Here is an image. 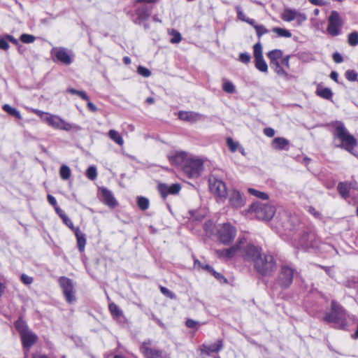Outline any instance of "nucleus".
<instances>
[{
	"instance_id": "obj_46",
	"label": "nucleus",
	"mask_w": 358,
	"mask_h": 358,
	"mask_svg": "<svg viewBox=\"0 0 358 358\" xmlns=\"http://www.w3.org/2000/svg\"><path fill=\"white\" fill-rule=\"evenodd\" d=\"M171 34L173 35L172 38L170 40L171 43H178L181 41L182 36L178 31L173 29Z\"/></svg>"
},
{
	"instance_id": "obj_18",
	"label": "nucleus",
	"mask_w": 358,
	"mask_h": 358,
	"mask_svg": "<svg viewBox=\"0 0 358 358\" xmlns=\"http://www.w3.org/2000/svg\"><path fill=\"white\" fill-rule=\"evenodd\" d=\"M203 115L201 113L194 111H180L178 113V117L181 120L187 121L190 123H194L201 120Z\"/></svg>"
},
{
	"instance_id": "obj_62",
	"label": "nucleus",
	"mask_w": 358,
	"mask_h": 358,
	"mask_svg": "<svg viewBox=\"0 0 358 358\" xmlns=\"http://www.w3.org/2000/svg\"><path fill=\"white\" fill-rule=\"evenodd\" d=\"M226 251H227V249L217 250L216 254L220 257H223V258L227 259V252Z\"/></svg>"
},
{
	"instance_id": "obj_54",
	"label": "nucleus",
	"mask_w": 358,
	"mask_h": 358,
	"mask_svg": "<svg viewBox=\"0 0 358 358\" xmlns=\"http://www.w3.org/2000/svg\"><path fill=\"white\" fill-rule=\"evenodd\" d=\"M236 13H237V15H238V17L239 20H242V21H244L245 22L246 20L248 18L245 16V15L244 14V13L243 12V10L242 8H241V6H237L236 7Z\"/></svg>"
},
{
	"instance_id": "obj_4",
	"label": "nucleus",
	"mask_w": 358,
	"mask_h": 358,
	"mask_svg": "<svg viewBox=\"0 0 358 358\" xmlns=\"http://www.w3.org/2000/svg\"><path fill=\"white\" fill-rule=\"evenodd\" d=\"M250 213H254L256 217L261 220H270L275 213V208L269 204L255 202L252 204L248 210Z\"/></svg>"
},
{
	"instance_id": "obj_41",
	"label": "nucleus",
	"mask_w": 358,
	"mask_h": 358,
	"mask_svg": "<svg viewBox=\"0 0 358 358\" xmlns=\"http://www.w3.org/2000/svg\"><path fill=\"white\" fill-rule=\"evenodd\" d=\"M348 42L351 46H356L358 45V32L353 31L349 34L348 37Z\"/></svg>"
},
{
	"instance_id": "obj_9",
	"label": "nucleus",
	"mask_w": 358,
	"mask_h": 358,
	"mask_svg": "<svg viewBox=\"0 0 358 358\" xmlns=\"http://www.w3.org/2000/svg\"><path fill=\"white\" fill-rule=\"evenodd\" d=\"M343 22L339 13L336 11H331L328 18L327 33L331 36H338L341 33Z\"/></svg>"
},
{
	"instance_id": "obj_26",
	"label": "nucleus",
	"mask_w": 358,
	"mask_h": 358,
	"mask_svg": "<svg viewBox=\"0 0 358 358\" xmlns=\"http://www.w3.org/2000/svg\"><path fill=\"white\" fill-rule=\"evenodd\" d=\"M222 347V341H219L217 343L210 345L203 344L202 345L201 352L209 355L210 352H218Z\"/></svg>"
},
{
	"instance_id": "obj_29",
	"label": "nucleus",
	"mask_w": 358,
	"mask_h": 358,
	"mask_svg": "<svg viewBox=\"0 0 358 358\" xmlns=\"http://www.w3.org/2000/svg\"><path fill=\"white\" fill-rule=\"evenodd\" d=\"M282 51L279 49L273 50L267 53V57L270 61V64L278 62V59L282 58Z\"/></svg>"
},
{
	"instance_id": "obj_23",
	"label": "nucleus",
	"mask_w": 358,
	"mask_h": 358,
	"mask_svg": "<svg viewBox=\"0 0 358 358\" xmlns=\"http://www.w3.org/2000/svg\"><path fill=\"white\" fill-rule=\"evenodd\" d=\"M289 141L282 137L275 138L271 143V146L273 149L282 150L287 149L289 145Z\"/></svg>"
},
{
	"instance_id": "obj_60",
	"label": "nucleus",
	"mask_w": 358,
	"mask_h": 358,
	"mask_svg": "<svg viewBox=\"0 0 358 358\" xmlns=\"http://www.w3.org/2000/svg\"><path fill=\"white\" fill-rule=\"evenodd\" d=\"M333 59L336 63H341L343 61V57L338 52H335L333 54Z\"/></svg>"
},
{
	"instance_id": "obj_48",
	"label": "nucleus",
	"mask_w": 358,
	"mask_h": 358,
	"mask_svg": "<svg viewBox=\"0 0 358 358\" xmlns=\"http://www.w3.org/2000/svg\"><path fill=\"white\" fill-rule=\"evenodd\" d=\"M160 291L164 295H165L166 297H168L169 299H176V295L165 287L161 286Z\"/></svg>"
},
{
	"instance_id": "obj_17",
	"label": "nucleus",
	"mask_w": 358,
	"mask_h": 358,
	"mask_svg": "<svg viewBox=\"0 0 358 358\" xmlns=\"http://www.w3.org/2000/svg\"><path fill=\"white\" fill-rule=\"evenodd\" d=\"M188 157L189 156L185 152H173L168 155L169 160L171 164L180 166L182 169Z\"/></svg>"
},
{
	"instance_id": "obj_5",
	"label": "nucleus",
	"mask_w": 358,
	"mask_h": 358,
	"mask_svg": "<svg viewBox=\"0 0 358 358\" xmlns=\"http://www.w3.org/2000/svg\"><path fill=\"white\" fill-rule=\"evenodd\" d=\"M243 243L241 255L245 261L252 263L253 266H255L256 261L259 259L262 254V249L253 244L248 243L245 238Z\"/></svg>"
},
{
	"instance_id": "obj_2",
	"label": "nucleus",
	"mask_w": 358,
	"mask_h": 358,
	"mask_svg": "<svg viewBox=\"0 0 358 358\" xmlns=\"http://www.w3.org/2000/svg\"><path fill=\"white\" fill-rule=\"evenodd\" d=\"M255 271L264 276L271 275L277 269V264L271 254H262L254 266Z\"/></svg>"
},
{
	"instance_id": "obj_13",
	"label": "nucleus",
	"mask_w": 358,
	"mask_h": 358,
	"mask_svg": "<svg viewBox=\"0 0 358 358\" xmlns=\"http://www.w3.org/2000/svg\"><path fill=\"white\" fill-rule=\"evenodd\" d=\"M59 283L62 288L66 301L69 303H73L75 301V296L72 281L66 277H61L59 279Z\"/></svg>"
},
{
	"instance_id": "obj_35",
	"label": "nucleus",
	"mask_w": 358,
	"mask_h": 358,
	"mask_svg": "<svg viewBox=\"0 0 358 358\" xmlns=\"http://www.w3.org/2000/svg\"><path fill=\"white\" fill-rule=\"evenodd\" d=\"M3 110L4 111H6V113H8V114L15 117L17 119L22 118V116H21L20 112L17 109L12 108L8 104H4L3 106Z\"/></svg>"
},
{
	"instance_id": "obj_28",
	"label": "nucleus",
	"mask_w": 358,
	"mask_h": 358,
	"mask_svg": "<svg viewBox=\"0 0 358 358\" xmlns=\"http://www.w3.org/2000/svg\"><path fill=\"white\" fill-rule=\"evenodd\" d=\"M296 10L285 8L281 13V18L285 22H291L295 20Z\"/></svg>"
},
{
	"instance_id": "obj_49",
	"label": "nucleus",
	"mask_w": 358,
	"mask_h": 358,
	"mask_svg": "<svg viewBox=\"0 0 358 358\" xmlns=\"http://www.w3.org/2000/svg\"><path fill=\"white\" fill-rule=\"evenodd\" d=\"M255 29L259 38L268 32V30L263 25H255Z\"/></svg>"
},
{
	"instance_id": "obj_11",
	"label": "nucleus",
	"mask_w": 358,
	"mask_h": 358,
	"mask_svg": "<svg viewBox=\"0 0 358 358\" xmlns=\"http://www.w3.org/2000/svg\"><path fill=\"white\" fill-rule=\"evenodd\" d=\"M297 244L303 248H319V239L314 231H305L299 238Z\"/></svg>"
},
{
	"instance_id": "obj_53",
	"label": "nucleus",
	"mask_w": 358,
	"mask_h": 358,
	"mask_svg": "<svg viewBox=\"0 0 358 358\" xmlns=\"http://www.w3.org/2000/svg\"><path fill=\"white\" fill-rule=\"evenodd\" d=\"M34 112L35 114L38 115L41 117V119L45 122V119L48 118V117L50 115V113H45V112H43V111H41V110H39L37 109L34 110Z\"/></svg>"
},
{
	"instance_id": "obj_22",
	"label": "nucleus",
	"mask_w": 358,
	"mask_h": 358,
	"mask_svg": "<svg viewBox=\"0 0 358 358\" xmlns=\"http://www.w3.org/2000/svg\"><path fill=\"white\" fill-rule=\"evenodd\" d=\"M74 234L77 240L78 248L80 252H83L85 250V247L86 245L85 235L80 230L78 227L75 229Z\"/></svg>"
},
{
	"instance_id": "obj_7",
	"label": "nucleus",
	"mask_w": 358,
	"mask_h": 358,
	"mask_svg": "<svg viewBox=\"0 0 358 358\" xmlns=\"http://www.w3.org/2000/svg\"><path fill=\"white\" fill-rule=\"evenodd\" d=\"M182 171L189 178H197L203 171V162L200 159L189 157Z\"/></svg>"
},
{
	"instance_id": "obj_24",
	"label": "nucleus",
	"mask_w": 358,
	"mask_h": 358,
	"mask_svg": "<svg viewBox=\"0 0 358 358\" xmlns=\"http://www.w3.org/2000/svg\"><path fill=\"white\" fill-rule=\"evenodd\" d=\"M243 242H245V238H240L237 244L227 249L226 252H227L228 259L234 257L238 252H241V248L243 247Z\"/></svg>"
},
{
	"instance_id": "obj_45",
	"label": "nucleus",
	"mask_w": 358,
	"mask_h": 358,
	"mask_svg": "<svg viewBox=\"0 0 358 358\" xmlns=\"http://www.w3.org/2000/svg\"><path fill=\"white\" fill-rule=\"evenodd\" d=\"M86 176L89 179L94 180L97 176L96 169L92 166H90L87 169Z\"/></svg>"
},
{
	"instance_id": "obj_57",
	"label": "nucleus",
	"mask_w": 358,
	"mask_h": 358,
	"mask_svg": "<svg viewBox=\"0 0 358 358\" xmlns=\"http://www.w3.org/2000/svg\"><path fill=\"white\" fill-rule=\"evenodd\" d=\"M21 280L25 285H29L33 282V278L26 274L21 275Z\"/></svg>"
},
{
	"instance_id": "obj_8",
	"label": "nucleus",
	"mask_w": 358,
	"mask_h": 358,
	"mask_svg": "<svg viewBox=\"0 0 358 358\" xmlns=\"http://www.w3.org/2000/svg\"><path fill=\"white\" fill-rule=\"evenodd\" d=\"M208 183L210 192L215 195L220 201H224L227 195L224 182L218 179L215 175H210Z\"/></svg>"
},
{
	"instance_id": "obj_63",
	"label": "nucleus",
	"mask_w": 358,
	"mask_h": 358,
	"mask_svg": "<svg viewBox=\"0 0 358 358\" xmlns=\"http://www.w3.org/2000/svg\"><path fill=\"white\" fill-rule=\"evenodd\" d=\"M308 212L317 218L321 217V214L318 211H317L315 208H314L313 207H310Z\"/></svg>"
},
{
	"instance_id": "obj_30",
	"label": "nucleus",
	"mask_w": 358,
	"mask_h": 358,
	"mask_svg": "<svg viewBox=\"0 0 358 358\" xmlns=\"http://www.w3.org/2000/svg\"><path fill=\"white\" fill-rule=\"evenodd\" d=\"M222 89L223 90L229 94L235 92L236 87L234 83L226 78L222 79Z\"/></svg>"
},
{
	"instance_id": "obj_37",
	"label": "nucleus",
	"mask_w": 358,
	"mask_h": 358,
	"mask_svg": "<svg viewBox=\"0 0 358 358\" xmlns=\"http://www.w3.org/2000/svg\"><path fill=\"white\" fill-rule=\"evenodd\" d=\"M59 174L62 179L66 180L70 178L71 172L69 167L66 165H62L59 170Z\"/></svg>"
},
{
	"instance_id": "obj_6",
	"label": "nucleus",
	"mask_w": 358,
	"mask_h": 358,
	"mask_svg": "<svg viewBox=\"0 0 358 358\" xmlns=\"http://www.w3.org/2000/svg\"><path fill=\"white\" fill-rule=\"evenodd\" d=\"M45 123L54 129L66 131H69L72 129L78 131L81 129L80 126L67 122L59 116L51 113L48 118L45 119Z\"/></svg>"
},
{
	"instance_id": "obj_3",
	"label": "nucleus",
	"mask_w": 358,
	"mask_h": 358,
	"mask_svg": "<svg viewBox=\"0 0 358 358\" xmlns=\"http://www.w3.org/2000/svg\"><path fill=\"white\" fill-rule=\"evenodd\" d=\"M324 320L334 324L336 328H344L346 326L345 312L337 302L333 301L331 312L325 315Z\"/></svg>"
},
{
	"instance_id": "obj_34",
	"label": "nucleus",
	"mask_w": 358,
	"mask_h": 358,
	"mask_svg": "<svg viewBox=\"0 0 358 358\" xmlns=\"http://www.w3.org/2000/svg\"><path fill=\"white\" fill-rule=\"evenodd\" d=\"M109 310L112 315L115 318H120L123 316L122 311L120 309V308L114 303H110L109 304Z\"/></svg>"
},
{
	"instance_id": "obj_40",
	"label": "nucleus",
	"mask_w": 358,
	"mask_h": 358,
	"mask_svg": "<svg viewBox=\"0 0 358 358\" xmlns=\"http://www.w3.org/2000/svg\"><path fill=\"white\" fill-rule=\"evenodd\" d=\"M248 191L251 195H253L261 199L266 200L268 199V194L265 192H260L253 188H248Z\"/></svg>"
},
{
	"instance_id": "obj_32",
	"label": "nucleus",
	"mask_w": 358,
	"mask_h": 358,
	"mask_svg": "<svg viewBox=\"0 0 358 358\" xmlns=\"http://www.w3.org/2000/svg\"><path fill=\"white\" fill-rule=\"evenodd\" d=\"M22 345L25 351H28L36 342V337H22Z\"/></svg>"
},
{
	"instance_id": "obj_19",
	"label": "nucleus",
	"mask_w": 358,
	"mask_h": 358,
	"mask_svg": "<svg viewBox=\"0 0 358 358\" xmlns=\"http://www.w3.org/2000/svg\"><path fill=\"white\" fill-rule=\"evenodd\" d=\"M158 189L162 196L165 198L168 194H178L180 192L181 187L178 183L172 184L169 186L165 184H160L159 185Z\"/></svg>"
},
{
	"instance_id": "obj_42",
	"label": "nucleus",
	"mask_w": 358,
	"mask_h": 358,
	"mask_svg": "<svg viewBox=\"0 0 358 358\" xmlns=\"http://www.w3.org/2000/svg\"><path fill=\"white\" fill-rule=\"evenodd\" d=\"M253 55H254L255 59L263 57L262 47V44L259 41L258 43H257L256 44H255L253 46Z\"/></svg>"
},
{
	"instance_id": "obj_16",
	"label": "nucleus",
	"mask_w": 358,
	"mask_h": 358,
	"mask_svg": "<svg viewBox=\"0 0 358 358\" xmlns=\"http://www.w3.org/2000/svg\"><path fill=\"white\" fill-rule=\"evenodd\" d=\"M51 54L64 64L69 65L72 62L71 55L64 48H53L51 50Z\"/></svg>"
},
{
	"instance_id": "obj_50",
	"label": "nucleus",
	"mask_w": 358,
	"mask_h": 358,
	"mask_svg": "<svg viewBox=\"0 0 358 358\" xmlns=\"http://www.w3.org/2000/svg\"><path fill=\"white\" fill-rule=\"evenodd\" d=\"M137 72L141 76H143L145 78H148V77H149L151 75V72H150V71L148 69H147L145 67H143V66H141L138 67Z\"/></svg>"
},
{
	"instance_id": "obj_61",
	"label": "nucleus",
	"mask_w": 358,
	"mask_h": 358,
	"mask_svg": "<svg viewBox=\"0 0 358 358\" xmlns=\"http://www.w3.org/2000/svg\"><path fill=\"white\" fill-rule=\"evenodd\" d=\"M47 199L50 204L52 205L55 208L57 207V201L53 196L48 194L47 196Z\"/></svg>"
},
{
	"instance_id": "obj_59",
	"label": "nucleus",
	"mask_w": 358,
	"mask_h": 358,
	"mask_svg": "<svg viewBox=\"0 0 358 358\" xmlns=\"http://www.w3.org/2000/svg\"><path fill=\"white\" fill-rule=\"evenodd\" d=\"M275 130L273 128L268 127L264 129V134L268 137H273L275 135Z\"/></svg>"
},
{
	"instance_id": "obj_15",
	"label": "nucleus",
	"mask_w": 358,
	"mask_h": 358,
	"mask_svg": "<svg viewBox=\"0 0 358 358\" xmlns=\"http://www.w3.org/2000/svg\"><path fill=\"white\" fill-rule=\"evenodd\" d=\"M99 192L100 199L106 206H108L110 208H114L118 205V203L115 198L114 197L113 194L107 188L101 187L99 189Z\"/></svg>"
},
{
	"instance_id": "obj_38",
	"label": "nucleus",
	"mask_w": 358,
	"mask_h": 358,
	"mask_svg": "<svg viewBox=\"0 0 358 358\" xmlns=\"http://www.w3.org/2000/svg\"><path fill=\"white\" fill-rule=\"evenodd\" d=\"M272 31L277 34L278 36L280 37L290 38L292 36V33L289 30L280 27H273Z\"/></svg>"
},
{
	"instance_id": "obj_51",
	"label": "nucleus",
	"mask_w": 358,
	"mask_h": 358,
	"mask_svg": "<svg viewBox=\"0 0 358 358\" xmlns=\"http://www.w3.org/2000/svg\"><path fill=\"white\" fill-rule=\"evenodd\" d=\"M306 19V15L304 13H300L298 10H296L295 20H296L297 24L299 25L301 24L303 22H305Z\"/></svg>"
},
{
	"instance_id": "obj_14",
	"label": "nucleus",
	"mask_w": 358,
	"mask_h": 358,
	"mask_svg": "<svg viewBox=\"0 0 358 358\" xmlns=\"http://www.w3.org/2000/svg\"><path fill=\"white\" fill-rule=\"evenodd\" d=\"M229 203L234 209H238L243 207L245 204V199L241 195L239 191L232 189L228 194Z\"/></svg>"
},
{
	"instance_id": "obj_56",
	"label": "nucleus",
	"mask_w": 358,
	"mask_h": 358,
	"mask_svg": "<svg viewBox=\"0 0 358 358\" xmlns=\"http://www.w3.org/2000/svg\"><path fill=\"white\" fill-rule=\"evenodd\" d=\"M227 144L229 148V149L232 152H235L238 148V144L234 141L231 138H228L227 140Z\"/></svg>"
},
{
	"instance_id": "obj_36",
	"label": "nucleus",
	"mask_w": 358,
	"mask_h": 358,
	"mask_svg": "<svg viewBox=\"0 0 358 358\" xmlns=\"http://www.w3.org/2000/svg\"><path fill=\"white\" fill-rule=\"evenodd\" d=\"M271 66L273 68L275 72L280 76L287 77V73L280 66L279 62H275L270 64Z\"/></svg>"
},
{
	"instance_id": "obj_43",
	"label": "nucleus",
	"mask_w": 358,
	"mask_h": 358,
	"mask_svg": "<svg viewBox=\"0 0 358 358\" xmlns=\"http://www.w3.org/2000/svg\"><path fill=\"white\" fill-rule=\"evenodd\" d=\"M138 206L142 210H145L149 207V200L143 196L138 198Z\"/></svg>"
},
{
	"instance_id": "obj_1",
	"label": "nucleus",
	"mask_w": 358,
	"mask_h": 358,
	"mask_svg": "<svg viewBox=\"0 0 358 358\" xmlns=\"http://www.w3.org/2000/svg\"><path fill=\"white\" fill-rule=\"evenodd\" d=\"M334 136L341 142L339 147L344 148L353 155L357 156V154L353 151V149L358 145L357 140L348 132L343 122H336L334 124Z\"/></svg>"
},
{
	"instance_id": "obj_44",
	"label": "nucleus",
	"mask_w": 358,
	"mask_h": 358,
	"mask_svg": "<svg viewBox=\"0 0 358 358\" xmlns=\"http://www.w3.org/2000/svg\"><path fill=\"white\" fill-rule=\"evenodd\" d=\"M345 78L349 81H356L358 78V73L355 70H348L345 72Z\"/></svg>"
},
{
	"instance_id": "obj_31",
	"label": "nucleus",
	"mask_w": 358,
	"mask_h": 358,
	"mask_svg": "<svg viewBox=\"0 0 358 358\" xmlns=\"http://www.w3.org/2000/svg\"><path fill=\"white\" fill-rule=\"evenodd\" d=\"M255 67L263 73H266L268 71V66L266 63L265 60L264 59V57H259L255 59Z\"/></svg>"
},
{
	"instance_id": "obj_52",
	"label": "nucleus",
	"mask_w": 358,
	"mask_h": 358,
	"mask_svg": "<svg viewBox=\"0 0 358 358\" xmlns=\"http://www.w3.org/2000/svg\"><path fill=\"white\" fill-rule=\"evenodd\" d=\"M250 59V55L247 52H242L239 55V61L244 64H248Z\"/></svg>"
},
{
	"instance_id": "obj_21",
	"label": "nucleus",
	"mask_w": 358,
	"mask_h": 358,
	"mask_svg": "<svg viewBox=\"0 0 358 358\" xmlns=\"http://www.w3.org/2000/svg\"><path fill=\"white\" fill-rule=\"evenodd\" d=\"M141 350L147 358H168L167 355L162 351L152 350L145 343L142 346Z\"/></svg>"
},
{
	"instance_id": "obj_10",
	"label": "nucleus",
	"mask_w": 358,
	"mask_h": 358,
	"mask_svg": "<svg viewBox=\"0 0 358 358\" xmlns=\"http://www.w3.org/2000/svg\"><path fill=\"white\" fill-rule=\"evenodd\" d=\"M236 229L229 223H224L217 229V236L221 243L229 245L235 238Z\"/></svg>"
},
{
	"instance_id": "obj_12",
	"label": "nucleus",
	"mask_w": 358,
	"mask_h": 358,
	"mask_svg": "<svg viewBox=\"0 0 358 358\" xmlns=\"http://www.w3.org/2000/svg\"><path fill=\"white\" fill-rule=\"evenodd\" d=\"M295 271L292 267L282 266L278 275V282L281 287L287 288L292 283Z\"/></svg>"
},
{
	"instance_id": "obj_55",
	"label": "nucleus",
	"mask_w": 358,
	"mask_h": 358,
	"mask_svg": "<svg viewBox=\"0 0 358 358\" xmlns=\"http://www.w3.org/2000/svg\"><path fill=\"white\" fill-rule=\"evenodd\" d=\"M62 220L67 227L75 232V229H76V227H74L73 222L67 217V215L64 217Z\"/></svg>"
},
{
	"instance_id": "obj_64",
	"label": "nucleus",
	"mask_w": 358,
	"mask_h": 358,
	"mask_svg": "<svg viewBox=\"0 0 358 358\" xmlns=\"http://www.w3.org/2000/svg\"><path fill=\"white\" fill-rule=\"evenodd\" d=\"M186 325L189 328H195L198 325V322L193 320H187L186 322Z\"/></svg>"
},
{
	"instance_id": "obj_47",
	"label": "nucleus",
	"mask_w": 358,
	"mask_h": 358,
	"mask_svg": "<svg viewBox=\"0 0 358 358\" xmlns=\"http://www.w3.org/2000/svg\"><path fill=\"white\" fill-rule=\"evenodd\" d=\"M20 40L24 43H31L35 41V36L31 34H23L20 36Z\"/></svg>"
},
{
	"instance_id": "obj_39",
	"label": "nucleus",
	"mask_w": 358,
	"mask_h": 358,
	"mask_svg": "<svg viewBox=\"0 0 358 358\" xmlns=\"http://www.w3.org/2000/svg\"><path fill=\"white\" fill-rule=\"evenodd\" d=\"M317 94L320 97L329 99L332 96V92L329 88H322V89H317Z\"/></svg>"
},
{
	"instance_id": "obj_20",
	"label": "nucleus",
	"mask_w": 358,
	"mask_h": 358,
	"mask_svg": "<svg viewBox=\"0 0 358 358\" xmlns=\"http://www.w3.org/2000/svg\"><path fill=\"white\" fill-rule=\"evenodd\" d=\"M152 7L150 6H142L137 8L136 14L137 15V20L136 23H141L149 18L151 14Z\"/></svg>"
},
{
	"instance_id": "obj_33",
	"label": "nucleus",
	"mask_w": 358,
	"mask_h": 358,
	"mask_svg": "<svg viewBox=\"0 0 358 358\" xmlns=\"http://www.w3.org/2000/svg\"><path fill=\"white\" fill-rule=\"evenodd\" d=\"M109 137L116 143H117L119 145H122L124 143V141L122 138V136L120 135V134L114 130L111 129L108 132Z\"/></svg>"
},
{
	"instance_id": "obj_25",
	"label": "nucleus",
	"mask_w": 358,
	"mask_h": 358,
	"mask_svg": "<svg viewBox=\"0 0 358 358\" xmlns=\"http://www.w3.org/2000/svg\"><path fill=\"white\" fill-rule=\"evenodd\" d=\"M15 327L20 336H34V334H29L27 324L21 318H19L15 322Z\"/></svg>"
},
{
	"instance_id": "obj_27",
	"label": "nucleus",
	"mask_w": 358,
	"mask_h": 358,
	"mask_svg": "<svg viewBox=\"0 0 358 358\" xmlns=\"http://www.w3.org/2000/svg\"><path fill=\"white\" fill-rule=\"evenodd\" d=\"M338 191L341 196L346 199L349 197V193L350 189V184L346 182H341L338 183L337 187Z\"/></svg>"
},
{
	"instance_id": "obj_58",
	"label": "nucleus",
	"mask_w": 358,
	"mask_h": 358,
	"mask_svg": "<svg viewBox=\"0 0 358 358\" xmlns=\"http://www.w3.org/2000/svg\"><path fill=\"white\" fill-rule=\"evenodd\" d=\"M9 48V44L6 40V38H1L0 39V49L6 50Z\"/></svg>"
}]
</instances>
